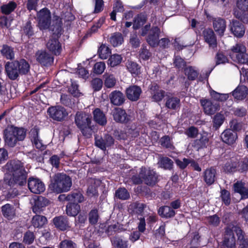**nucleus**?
<instances>
[{"label": "nucleus", "instance_id": "obj_1", "mask_svg": "<svg viewBox=\"0 0 248 248\" xmlns=\"http://www.w3.org/2000/svg\"><path fill=\"white\" fill-rule=\"evenodd\" d=\"M5 169L9 174L5 175L4 183L11 187L22 186L26 184L27 174L22 163L19 160H11L7 163Z\"/></svg>", "mask_w": 248, "mask_h": 248}, {"label": "nucleus", "instance_id": "obj_2", "mask_svg": "<svg viewBox=\"0 0 248 248\" xmlns=\"http://www.w3.org/2000/svg\"><path fill=\"white\" fill-rule=\"evenodd\" d=\"M5 74L12 80L17 79L19 76L27 75L30 71V65L24 59L7 62L4 65Z\"/></svg>", "mask_w": 248, "mask_h": 248}, {"label": "nucleus", "instance_id": "obj_3", "mask_svg": "<svg viewBox=\"0 0 248 248\" xmlns=\"http://www.w3.org/2000/svg\"><path fill=\"white\" fill-rule=\"evenodd\" d=\"M62 19L58 16H54L53 24L50 27V30L53 32V35L50 38L46 45L47 48L56 55H59L62 50L61 45L58 39V35L62 33Z\"/></svg>", "mask_w": 248, "mask_h": 248}, {"label": "nucleus", "instance_id": "obj_4", "mask_svg": "<svg viewBox=\"0 0 248 248\" xmlns=\"http://www.w3.org/2000/svg\"><path fill=\"white\" fill-rule=\"evenodd\" d=\"M72 185L71 178L64 173H57L51 179L49 188L57 193L67 192L70 190Z\"/></svg>", "mask_w": 248, "mask_h": 248}, {"label": "nucleus", "instance_id": "obj_5", "mask_svg": "<svg viewBox=\"0 0 248 248\" xmlns=\"http://www.w3.org/2000/svg\"><path fill=\"white\" fill-rule=\"evenodd\" d=\"M75 122L84 136L87 138L91 137L93 128L91 125L92 116L90 114L82 111H78L75 116Z\"/></svg>", "mask_w": 248, "mask_h": 248}, {"label": "nucleus", "instance_id": "obj_6", "mask_svg": "<svg viewBox=\"0 0 248 248\" xmlns=\"http://www.w3.org/2000/svg\"><path fill=\"white\" fill-rule=\"evenodd\" d=\"M26 135V131L23 128L11 126L4 131L5 144L9 147H15L17 141L24 140Z\"/></svg>", "mask_w": 248, "mask_h": 248}, {"label": "nucleus", "instance_id": "obj_7", "mask_svg": "<svg viewBox=\"0 0 248 248\" xmlns=\"http://www.w3.org/2000/svg\"><path fill=\"white\" fill-rule=\"evenodd\" d=\"M230 56L233 61L240 63H245L248 56L246 47L242 44H236L232 47Z\"/></svg>", "mask_w": 248, "mask_h": 248}, {"label": "nucleus", "instance_id": "obj_8", "mask_svg": "<svg viewBox=\"0 0 248 248\" xmlns=\"http://www.w3.org/2000/svg\"><path fill=\"white\" fill-rule=\"evenodd\" d=\"M47 112L50 118L58 122L63 121L68 115L66 109L61 106H51L47 109Z\"/></svg>", "mask_w": 248, "mask_h": 248}, {"label": "nucleus", "instance_id": "obj_9", "mask_svg": "<svg viewBox=\"0 0 248 248\" xmlns=\"http://www.w3.org/2000/svg\"><path fill=\"white\" fill-rule=\"evenodd\" d=\"M38 26L41 30H46L50 27L51 13L47 8L41 9L37 13Z\"/></svg>", "mask_w": 248, "mask_h": 248}, {"label": "nucleus", "instance_id": "obj_10", "mask_svg": "<svg viewBox=\"0 0 248 248\" xmlns=\"http://www.w3.org/2000/svg\"><path fill=\"white\" fill-rule=\"evenodd\" d=\"M234 228H238L237 226L229 225L228 226L225 232L222 245L227 248H235L236 239L234 236L235 232Z\"/></svg>", "mask_w": 248, "mask_h": 248}, {"label": "nucleus", "instance_id": "obj_11", "mask_svg": "<svg viewBox=\"0 0 248 248\" xmlns=\"http://www.w3.org/2000/svg\"><path fill=\"white\" fill-rule=\"evenodd\" d=\"M236 6L243 13L238 11H235L234 15L235 17L244 23H248V0H237Z\"/></svg>", "mask_w": 248, "mask_h": 248}, {"label": "nucleus", "instance_id": "obj_12", "mask_svg": "<svg viewBox=\"0 0 248 248\" xmlns=\"http://www.w3.org/2000/svg\"><path fill=\"white\" fill-rule=\"evenodd\" d=\"M140 175L148 186H153L157 182L158 175L153 170L142 167L140 169Z\"/></svg>", "mask_w": 248, "mask_h": 248}, {"label": "nucleus", "instance_id": "obj_13", "mask_svg": "<svg viewBox=\"0 0 248 248\" xmlns=\"http://www.w3.org/2000/svg\"><path fill=\"white\" fill-rule=\"evenodd\" d=\"M114 140L108 134H105L103 137L95 136V145L102 150L105 151L107 148L113 145Z\"/></svg>", "mask_w": 248, "mask_h": 248}, {"label": "nucleus", "instance_id": "obj_14", "mask_svg": "<svg viewBox=\"0 0 248 248\" xmlns=\"http://www.w3.org/2000/svg\"><path fill=\"white\" fill-rule=\"evenodd\" d=\"M36 61L42 65L47 66L51 65L54 58L51 54L45 50H38L35 53Z\"/></svg>", "mask_w": 248, "mask_h": 248}, {"label": "nucleus", "instance_id": "obj_15", "mask_svg": "<svg viewBox=\"0 0 248 248\" xmlns=\"http://www.w3.org/2000/svg\"><path fill=\"white\" fill-rule=\"evenodd\" d=\"M28 185L30 191L35 194H40L45 189L44 184L39 179L30 178Z\"/></svg>", "mask_w": 248, "mask_h": 248}, {"label": "nucleus", "instance_id": "obj_16", "mask_svg": "<svg viewBox=\"0 0 248 248\" xmlns=\"http://www.w3.org/2000/svg\"><path fill=\"white\" fill-rule=\"evenodd\" d=\"M200 103L203 107L204 113L207 115L214 114L220 108V105L218 103L214 104L209 99H201Z\"/></svg>", "mask_w": 248, "mask_h": 248}, {"label": "nucleus", "instance_id": "obj_17", "mask_svg": "<svg viewBox=\"0 0 248 248\" xmlns=\"http://www.w3.org/2000/svg\"><path fill=\"white\" fill-rule=\"evenodd\" d=\"M204 40L210 47L215 48L217 46V41L216 35L211 29H205L202 33Z\"/></svg>", "mask_w": 248, "mask_h": 248}, {"label": "nucleus", "instance_id": "obj_18", "mask_svg": "<svg viewBox=\"0 0 248 248\" xmlns=\"http://www.w3.org/2000/svg\"><path fill=\"white\" fill-rule=\"evenodd\" d=\"M142 93L140 87L137 85H132L125 90L127 98L131 101H136L140 99Z\"/></svg>", "mask_w": 248, "mask_h": 248}, {"label": "nucleus", "instance_id": "obj_19", "mask_svg": "<svg viewBox=\"0 0 248 248\" xmlns=\"http://www.w3.org/2000/svg\"><path fill=\"white\" fill-rule=\"evenodd\" d=\"M159 33L160 29L157 27H153L149 31L146 40L151 46L155 47L158 45Z\"/></svg>", "mask_w": 248, "mask_h": 248}, {"label": "nucleus", "instance_id": "obj_20", "mask_svg": "<svg viewBox=\"0 0 248 248\" xmlns=\"http://www.w3.org/2000/svg\"><path fill=\"white\" fill-rule=\"evenodd\" d=\"M110 103L115 106H119L123 105L125 101V96L119 91H114L109 95Z\"/></svg>", "mask_w": 248, "mask_h": 248}, {"label": "nucleus", "instance_id": "obj_21", "mask_svg": "<svg viewBox=\"0 0 248 248\" xmlns=\"http://www.w3.org/2000/svg\"><path fill=\"white\" fill-rule=\"evenodd\" d=\"M217 170L214 168H207L203 172V180L208 186L212 185L217 179Z\"/></svg>", "mask_w": 248, "mask_h": 248}, {"label": "nucleus", "instance_id": "obj_22", "mask_svg": "<svg viewBox=\"0 0 248 248\" xmlns=\"http://www.w3.org/2000/svg\"><path fill=\"white\" fill-rule=\"evenodd\" d=\"M150 90L152 98L154 101H160L165 96V92L161 90L159 86L155 83L151 85Z\"/></svg>", "mask_w": 248, "mask_h": 248}, {"label": "nucleus", "instance_id": "obj_23", "mask_svg": "<svg viewBox=\"0 0 248 248\" xmlns=\"http://www.w3.org/2000/svg\"><path fill=\"white\" fill-rule=\"evenodd\" d=\"M112 115L114 120L117 122L125 123L129 121V118L127 113L122 108H115L113 110Z\"/></svg>", "mask_w": 248, "mask_h": 248}, {"label": "nucleus", "instance_id": "obj_24", "mask_svg": "<svg viewBox=\"0 0 248 248\" xmlns=\"http://www.w3.org/2000/svg\"><path fill=\"white\" fill-rule=\"evenodd\" d=\"M49 203V201L43 196H39L34 199V205L32 206V211L34 213H40L43 208Z\"/></svg>", "mask_w": 248, "mask_h": 248}, {"label": "nucleus", "instance_id": "obj_25", "mask_svg": "<svg viewBox=\"0 0 248 248\" xmlns=\"http://www.w3.org/2000/svg\"><path fill=\"white\" fill-rule=\"evenodd\" d=\"M230 28L234 35L237 37H241L245 33L244 26L237 20H232L230 24Z\"/></svg>", "mask_w": 248, "mask_h": 248}, {"label": "nucleus", "instance_id": "obj_26", "mask_svg": "<svg viewBox=\"0 0 248 248\" xmlns=\"http://www.w3.org/2000/svg\"><path fill=\"white\" fill-rule=\"evenodd\" d=\"M53 223L56 228L61 231H65L70 228L68 218L65 216H59L54 218Z\"/></svg>", "mask_w": 248, "mask_h": 248}, {"label": "nucleus", "instance_id": "obj_27", "mask_svg": "<svg viewBox=\"0 0 248 248\" xmlns=\"http://www.w3.org/2000/svg\"><path fill=\"white\" fill-rule=\"evenodd\" d=\"M221 138L224 142L231 145L235 142L237 135L235 131L231 129H227L221 134Z\"/></svg>", "mask_w": 248, "mask_h": 248}, {"label": "nucleus", "instance_id": "obj_28", "mask_svg": "<svg viewBox=\"0 0 248 248\" xmlns=\"http://www.w3.org/2000/svg\"><path fill=\"white\" fill-rule=\"evenodd\" d=\"M213 24L215 31L219 35H223L226 28L225 20L221 18H215Z\"/></svg>", "mask_w": 248, "mask_h": 248}, {"label": "nucleus", "instance_id": "obj_29", "mask_svg": "<svg viewBox=\"0 0 248 248\" xmlns=\"http://www.w3.org/2000/svg\"><path fill=\"white\" fill-rule=\"evenodd\" d=\"M248 94V89L244 85L238 86L232 92V95L235 99L243 100Z\"/></svg>", "mask_w": 248, "mask_h": 248}, {"label": "nucleus", "instance_id": "obj_30", "mask_svg": "<svg viewBox=\"0 0 248 248\" xmlns=\"http://www.w3.org/2000/svg\"><path fill=\"white\" fill-rule=\"evenodd\" d=\"M1 212L3 216L9 220L13 219L16 216V209L14 206L9 203L1 207Z\"/></svg>", "mask_w": 248, "mask_h": 248}, {"label": "nucleus", "instance_id": "obj_31", "mask_svg": "<svg viewBox=\"0 0 248 248\" xmlns=\"http://www.w3.org/2000/svg\"><path fill=\"white\" fill-rule=\"evenodd\" d=\"M245 185L241 182H237L233 185L234 191L241 195L242 199L248 198V188Z\"/></svg>", "mask_w": 248, "mask_h": 248}, {"label": "nucleus", "instance_id": "obj_32", "mask_svg": "<svg viewBox=\"0 0 248 248\" xmlns=\"http://www.w3.org/2000/svg\"><path fill=\"white\" fill-rule=\"evenodd\" d=\"M94 121L101 125L107 123V118L105 114L99 108H96L93 111Z\"/></svg>", "mask_w": 248, "mask_h": 248}, {"label": "nucleus", "instance_id": "obj_33", "mask_svg": "<svg viewBox=\"0 0 248 248\" xmlns=\"http://www.w3.org/2000/svg\"><path fill=\"white\" fill-rule=\"evenodd\" d=\"M2 56L7 60H12L15 59L14 48L7 45H3L0 50Z\"/></svg>", "mask_w": 248, "mask_h": 248}, {"label": "nucleus", "instance_id": "obj_34", "mask_svg": "<svg viewBox=\"0 0 248 248\" xmlns=\"http://www.w3.org/2000/svg\"><path fill=\"white\" fill-rule=\"evenodd\" d=\"M69 202L71 203H81L84 201V197L82 193L78 190H75L71 194H68Z\"/></svg>", "mask_w": 248, "mask_h": 248}, {"label": "nucleus", "instance_id": "obj_35", "mask_svg": "<svg viewBox=\"0 0 248 248\" xmlns=\"http://www.w3.org/2000/svg\"><path fill=\"white\" fill-rule=\"evenodd\" d=\"M80 211V206L78 203L69 202L66 205V213L69 216L75 217Z\"/></svg>", "mask_w": 248, "mask_h": 248}, {"label": "nucleus", "instance_id": "obj_36", "mask_svg": "<svg viewBox=\"0 0 248 248\" xmlns=\"http://www.w3.org/2000/svg\"><path fill=\"white\" fill-rule=\"evenodd\" d=\"M158 212L160 216L165 218H170L173 217L175 215V211L169 206L160 207Z\"/></svg>", "mask_w": 248, "mask_h": 248}, {"label": "nucleus", "instance_id": "obj_37", "mask_svg": "<svg viewBox=\"0 0 248 248\" xmlns=\"http://www.w3.org/2000/svg\"><path fill=\"white\" fill-rule=\"evenodd\" d=\"M233 230L237 235L238 240L239 242L240 247L241 248H246L248 247V239L245 238L241 229L238 227V228H234Z\"/></svg>", "mask_w": 248, "mask_h": 248}, {"label": "nucleus", "instance_id": "obj_38", "mask_svg": "<svg viewBox=\"0 0 248 248\" xmlns=\"http://www.w3.org/2000/svg\"><path fill=\"white\" fill-rule=\"evenodd\" d=\"M31 140L33 144L38 149H44L43 143L38 138V131L36 129L31 130L30 132Z\"/></svg>", "mask_w": 248, "mask_h": 248}, {"label": "nucleus", "instance_id": "obj_39", "mask_svg": "<svg viewBox=\"0 0 248 248\" xmlns=\"http://www.w3.org/2000/svg\"><path fill=\"white\" fill-rule=\"evenodd\" d=\"M165 106L170 109H177L180 106V100L176 97H169L166 100Z\"/></svg>", "mask_w": 248, "mask_h": 248}, {"label": "nucleus", "instance_id": "obj_40", "mask_svg": "<svg viewBox=\"0 0 248 248\" xmlns=\"http://www.w3.org/2000/svg\"><path fill=\"white\" fill-rule=\"evenodd\" d=\"M104 85L107 88H112L116 84V79L112 74L105 73L103 76Z\"/></svg>", "mask_w": 248, "mask_h": 248}, {"label": "nucleus", "instance_id": "obj_41", "mask_svg": "<svg viewBox=\"0 0 248 248\" xmlns=\"http://www.w3.org/2000/svg\"><path fill=\"white\" fill-rule=\"evenodd\" d=\"M112 245L117 248H128V244L127 240H124L122 237L115 236L111 239Z\"/></svg>", "mask_w": 248, "mask_h": 248}, {"label": "nucleus", "instance_id": "obj_42", "mask_svg": "<svg viewBox=\"0 0 248 248\" xmlns=\"http://www.w3.org/2000/svg\"><path fill=\"white\" fill-rule=\"evenodd\" d=\"M126 66L132 74L137 76L140 73V66L135 62L128 60L126 62Z\"/></svg>", "mask_w": 248, "mask_h": 248}, {"label": "nucleus", "instance_id": "obj_43", "mask_svg": "<svg viewBox=\"0 0 248 248\" xmlns=\"http://www.w3.org/2000/svg\"><path fill=\"white\" fill-rule=\"evenodd\" d=\"M159 166L165 170H171L173 168V161L168 157H162L158 162Z\"/></svg>", "mask_w": 248, "mask_h": 248}, {"label": "nucleus", "instance_id": "obj_44", "mask_svg": "<svg viewBox=\"0 0 248 248\" xmlns=\"http://www.w3.org/2000/svg\"><path fill=\"white\" fill-rule=\"evenodd\" d=\"M46 222L47 219L45 217L38 215L34 216L31 220L32 225L35 228L42 227Z\"/></svg>", "mask_w": 248, "mask_h": 248}, {"label": "nucleus", "instance_id": "obj_45", "mask_svg": "<svg viewBox=\"0 0 248 248\" xmlns=\"http://www.w3.org/2000/svg\"><path fill=\"white\" fill-rule=\"evenodd\" d=\"M159 143L163 147L170 150H173L175 148L172 140L169 136H164L161 138Z\"/></svg>", "mask_w": 248, "mask_h": 248}, {"label": "nucleus", "instance_id": "obj_46", "mask_svg": "<svg viewBox=\"0 0 248 248\" xmlns=\"http://www.w3.org/2000/svg\"><path fill=\"white\" fill-rule=\"evenodd\" d=\"M146 21V16L143 14H139L134 17L133 28L135 30L138 29L142 26Z\"/></svg>", "mask_w": 248, "mask_h": 248}, {"label": "nucleus", "instance_id": "obj_47", "mask_svg": "<svg viewBox=\"0 0 248 248\" xmlns=\"http://www.w3.org/2000/svg\"><path fill=\"white\" fill-rule=\"evenodd\" d=\"M109 42L113 46H117L122 44L123 42V37L120 32L113 33L109 38Z\"/></svg>", "mask_w": 248, "mask_h": 248}, {"label": "nucleus", "instance_id": "obj_48", "mask_svg": "<svg viewBox=\"0 0 248 248\" xmlns=\"http://www.w3.org/2000/svg\"><path fill=\"white\" fill-rule=\"evenodd\" d=\"M185 74L189 80H194L197 78L199 72L194 67L188 66L185 69Z\"/></svg>", "mask_w": 248, "mask_h": 248}, {"label": "nucleus", "instance_id": "obj_49", "mask_svg": "<svg viewBox=\"0 0 248 248\" xmlns=\"http://www.w3.org/2000/svg\"><path fill=\"white\" fill-rule=\"evenodd\" d=\"M208 141V139L206 137H202L200 139H197L194 140L192 144V146L197 150L204 148L206 146Z\"/></svg>", "mask_w": 248, "mask_h": 248}, {"label": "nucleus", "instance_id": "obj_50", "mask_svg": "<svg viewBox=\"0 0 248 248\" xmlns=\"http://www.w3.org/2000/svg\"><path fill=\"white\" fill-rule=\"evenodd\" d=\"M16 4L13 1H10L8 4H4L1 6L2 13L8 15L13 12L16 7Z\"/></svg>", "mask_w": 248, "mask_h": 248}, {"label": "nucleus", "instance_id": "obj_51", "mask_svg": "<svg viewBox=\"0 0 248 248\" xmlns=\"http://www.w3.org/2000/svg\"><path fill=\"white\" fill-rule=\"evenodd\" d=\"M98 53L101 59H106L111 53L109 47L105 45L102 44L98 49Z\"/></svg>", "mask_w": 248, "mask_h": 248}, {"label": "nucleus", "instance_id": "obj_52", "mask_svg": "<svg viewBox=\"0 0 248 248\" xmlns=\"http://www.w3.org/2000/svg\"><path fill=\"white\" fill-rule=\"evenodd\" d=\"M22 31L23 34L29 38H30L34 34V31L30 21H28L23 26Z\"/></svg>", "mask_w": 248, "mask_h": 248}, {"label": "nucleus", "instance_id": "obj_53", "mask_svg": "<svg viewBox=\"0 0 248 248\" xmlns=\"http://www.w3.org/2000/svg\"><path fill=\"white\" fill-rule=\"evenodd\" d=\"M224 119L225 117L223 114L220 113L216 114L213 118V128L217 130L222 125Z\"/></svg>", "mask_w": 248, "mask_h": 248}, {"label": "nucleus", "instance_id": "obj_54", "mask_svg": "<svg viewBox=\"0 0 248 248\" xmlns=\"http://www.w3.org/2000/svg\"><path fill=\"white\" fill-rule=\"evenodd\" d=\"M115 196L120 200H126L129 198L130 195L125 188H119L115 192Z\"/></svg>", "mask_w": 248, "mask_h": 248}, {"label": "nucleus", "instance_id": "obj_55", "mask_svg": "<svg viewBox=\"0 0 248 248\" xmlns=\"http://www.w3.org/2000/svg\"><path fill=\"white\" fill-rule=\"evenodd\" d=\"M210 94L212 97V98L217 101H224L228 97V95L227 94L219 93L214 90L211 91Z\"/></svg>", "mask_w": 248, "mask_h": 248}, {"label": "nucleus", "instance_id": "obj_56", "mask_svg": "<svg viewBox=\"0 0 248 248\" xmlns=\"http://www.w3.org/2000/svg\"><path fill=\"white\" fill-rule=\"evenodd\" d=\"M122 58L118 54H113L110 56L108 60V64L111 67L119 65L122 62Z\"/></svg>", "mask_w": 248, "mask_h": 248}, {"label": "nucleus", "instance_id": "obj_57", "mask_svg": "<svg viewBox=\"0 0 248 248\" xmlns=\"http://www.w3.org/2000/svg\"><path fill=\"white\" fill-rule=\"evenodd\" d=\"M35 236L34 233L30 231H28L24 233L23 242L26 244L30 245L32 244Z\"/></svg>", "mask_w": 248, "mask_h": 248}, {"label": "nucleus", "instance_id": "obj_58", "mask_svg": "<svg viewBox=\"0 0 248 248\" xmlns=\"http://www.w3.org/2000/svg\"><path fill=\"white\" fill-rule=\"evenodd\" d=\"M220 197L224 203L228 205L231 203L230 193L226 189H223L220 192Z\"/></svg>", "mask_w": 248, "mask_h": 248}, {"label": "nucleus", "instance_id": "obj_59", "mask_svg": "<svg viewBox=\"0 0 248 248\" xmlns=\"http://www.w3.org/2000/svg\"><path fill=\"white\" fill-rule=\"evenodd\" d=\"M103 81L99 78H93L91 82L92 87L94 91H100L103 86Z\"/></svg>", "mask_w": 248, "mask_h": 248}, {"label": "nucleus", "instance_id": "obj_60", "mask_svg": "<svg viewBox=\"0 0 248 248\" xmlns=\"http://www.w3.org/2000/svg\"><path fill=\"white\" fill-rule=\"evenodd\" d=\"M120 226L118 223H114L109 225L106 230V232L108 235H112L116 232H119Z\"/></svg>", "mask_w": 248, "mask_h": 248}, {"label": "nucleus", "instance_id": "obj_61", "mask_svg": "<svg viewBox=\"0 0 248 248\" xmlns=\"http://www.w3.org/2000/svg\"><path fill=\"white\" fill-rule=\"evenodd\" d=\"M60 248H76L77 244L70 239H65L60 244Z\"/></svg>", "mask_w": 248, "mask_h": 248}, {"label": "nucleus", "instance_id": "obj_62", "mask_svg": "<svg viewBox=\"0 0 248 248\" xmlns=\"http://www.w3.org/2000/svg\"><path fill=\"white\" fill-rule=\"evenodd\" d=\"M237 162H228L225 164L224 169L226 172H232L237 170Z\"/></svg>", "mask_w": 248, "mask_h": 248}, {"label": "nucleus", "instance_id": "obj_63", "mask_svg": "<svg viewBox=\"0 0 248 248\" xmlns=\"http://www.w3.org/2000/svg\"><path fill=\"white\" fill-rule=\"evenodd\" d=\"M98 211L96 209L91 210L89 215V219L90 223L95 224L98 221Z\"/></svg>", "mask_w": 248, "mask_h": 248}, {"label": "nucleus", "instance_id": "obj_64", "mask_svg": "<svg viewBox=\"0 0 248 248\" xmlns=\"http://www.w3.org/2000/svg\"><path fill=\"white\" fill-rule=\"evenodd\" d=\"M106 65L104 62H96L93 66V72L97 74H101L104 71Z\"/></svg>", "mask_w": 248, "mask_h": 248}]
</instances>
